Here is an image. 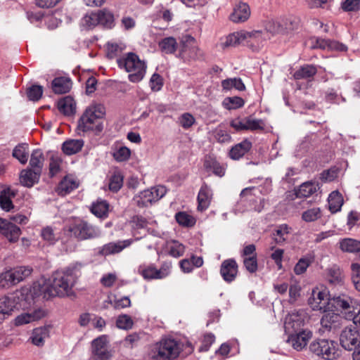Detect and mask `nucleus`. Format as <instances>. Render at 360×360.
<instances>
[{
  "instance_id": "obj_29",
  "label": "nucleus",
  "mask_w": 360,
  "mask_h": 360,
  "mask_svg": "<svg viewBox=\"0 0 360 360\" xmlns=\"http://www.w3.org/2000/svg\"><path fill=\"white\" fill-rule=\"evenodd\" d=\"M252 146V143L248 139H244L231 148L229 155L232 160H238L250 151Z\"/></svg>"
},
{
  "instance_id": "obj_59",
  "label": "nucleus",
  "mask_w": 360,
  "mask_h": 360,
  "mask_svg": "<svg viewBox=\"0 0 360 360\" xmlns=\"http://www.w3.org/2000/svg\"><path fill=\"white\" fill-rule=\"evenodd\" d=\"M131 155L130 150L126 146H121L112 153V156L117 162L127 161Z\"/></svg>"
},
{
  "instance_id": "obj_62",
  "label": "nucleus",
  "mask_w": 360,
  "mask_h": 360,
  "mask_svg": "<svg viewBox=\"0 0 360 360\" xmlns=\"http://www.w3.org/2000/svg\"><path fill=\"white\" fill-rule=\"evenodd\" d=\"M347 319L352 320L354 324L358 328L360 333V305L356 304L352 311L347 313Z\"/></svg>"
},
{
  "instance_id": "obj_43",
  "label": "nucleus",
  "mask_w": 360,
  "mask_h": 360,
  "mask_svg": "<svg viewBox=\"0 0 360 360\" xmlns=\"http://www.w3.org/2000/svg\"><path fill=\"white\" fill-rule=\"evenodd\" d=\"M158 45L161 51L165 54H172L178 48L176 40L172 37L162 39L159 42Z\"/></svg>"
},
{
  "instance_id": "obj_11",
  "label": "nucleus",
  "mask_w": 360,
  "mask_h": 360,
  "mask_svg": "<svg viewBox=\"0 0 360 360\" xmlns=\"http://www.w3.org/2000/svg\"><path fill=\"white\" fill-rule=\"evenodd\" d=\"M179 50V56L184 60H195L201 55L195 39L189 35L182 37Z\"/></svg>"
},
{
  "instance_id": "obj_5",
  "label": "nucleus",
  "mask_w": 360,
  "mask_h": 360,
  "mask_svg": "<svg viewBox=\"0 0 360 360\" xmlns=\"http://www.w3.org/2000/svg\"><path fill=\"white\" fill-rule=\"evenodd\" d=\"M117 63L119 68H124L129 73L128 79L130 82L136 83L143 79L147 65L136 53H127L122 57L117 58Z\"/></svg>"
},
{
  "instance_id": "obj_54",
  "label": "nucleus",
  "mask_w": 360,
  "mask_h": 360,
  "mask_svg": "<svg viewBox=\"0 0 360 360\" xmlns=\"http://www.w3.org/2000/svg\"><path fill=\"white\" fill-rule=\"evenodd\" d=\"M123 185V176L119 171H115L110 178L109 189L112 192H117Z\"/></svg>"
},
{
  "instance_id": "obj_31",
  "label": "nucleus",
  "mask_w": 360,
  "mask_h": 360,
  "mask_svg": "<svg viewBox=\"0 0 360 360\" xmlns=\"http://www.w3.org/2000/svg\"><path fill=\"white\" fill-rule=\"evenodd\" d=\"M291 228L283 224L276 226L272 234L273 240L279 245H283L288 240Z\"/></svg>"
},
{
  "instance_id": "obj_22",
  "label": "nucleus",
  "mask_w": 360,
  "mask_h": 360,
  "mask_svg": "<svg viewBox=\"0 0 360 360\" xmlns=\"http://www.w3.org/2000/svg\"><path fill=\"white\" fill-rule=\"evenodd\" d=\"M246 42L253 51L259 50L262 46V42L266 39L265 33L262 30L244 31Z\"/></svg>"
},
{
  "instance_id": "obj_37",
  "label": "nucleus",
  "mask_w": 360,
  "mask_h": 360,
  "mask_svg": "<svg viewBox=\"0 0 360 360\" xmlns=\"http://www.w3.org/2000/svg\"><path fill=\"white\" fill-rule=\"evenodd\" d=\"M58 110L65 115H73L75 112V103L70 96H65L58 102Z\"/></svg>"
},
{
  "instance_id": "obj_46",
  "label": "nucleus",
  "mask_w": 360,
  "mask_h": 360,
  "mask_svg": "<svg viewBox=\"0 0 360 360\" xmlns=\"http://www.w3.org/2000/svg\"><path fill=\"white\" fill-rule=\"evenodd\" d=\"M12 154L21 164L25 165L27 162L29 156L28 144H18L14 148Z\"/></svg>"
},
{
  "instance_id": "obj_24",
  "label": "nucleus",
  "mask_w": 360,
  "mask_h": 360,
  "mask_svg": "<svg viewBox=\"0 0 360 360\" xmlns=\"http://www.w3.org/2000/svg\"><path fill=\"white\" fill-rule=\"evenodd\" d=\"M250 15V9L246 3L240 2L236 6L230 19L233 22H243L246 21Z\"/></svg>"
},
{
  "instance_id": "obj_3",
  "label": "nucleus",
  "mask_w": 360,
  "mask_h": 360,
  "mask_svg": "<svg viewBox=\"0 0 360 360\" xmlns=\"http://www.w3.org/2000/svg\"><path fill=\"white\" fill-rule=\"evenodd\" d=\"M105 115V108L101 103H93L89 105L78 120L79 134L94 131L98 134L103 129L102 120Z\"/></svg>"
},
{
  "instance_id": "obj_25",
  "label": "nucleus",
  "mask_w": 360,
  "mask_h": 360,
  "mask_svg": "<svg viewBox=\"0 0 360 360\" xmlns=\"http://www.w3.org/2000/svg\"><path fill=\"white\" fill-rule=\"evenodd\" d=\"M131 243L130 240L118 241L117 243H109L103 245L98 250V253L103 256L120 252L124 248L129 246Z\"/></svg>"
},
{
  "instance_id": "obj_15",
  "label": "nucleus",
  "mask_w": 360,
  "mask_h": 360,
  "mask_svg": "<svg viewBox=\"0 0 360 360\" xmlns=\"http://www.w3.org/2000/svg\"><path fill=\"white\" fill-rule=\"evenodd\" d=\"M288 334V343L297 351H302L304 349L312 338V333L309 330H298Z\"/></svg>"
},
{
  "instance_id": "obj_30",
  "label": "nucleus",
  "mask_w": 360,
  "mask_h": 360,
  "mask_svg": "<svg viewBox=\"0 0 360 360\" xmlns=\"http://www.w3.org/2000/svg\"><path fill=\"white\" fill-rule=\"evenodd\" d=\"M314 47L321 49L335 50L338 51H345L347 49V46L342 43L335 40L322 38H317L316 39V44Z\"/></svg>"
},
{
  "instance_id": "obj_33",
  "label": "nucleus",
  "mask_w": 360,
  "mask_h": 360,
  "mask_svg": "<svg viewBox=\"0 0 360 360\" xmlns=\"http://www.w3.org/2000/svg\"><path fill=\"white\" fill-rule=\"evenodd\" d=\"M319 188V184L315 181H307L301 184L295 190L297 198H307L316 193Z\"/></svg>"
},
{
  "instance_id": "obj_32",
  "label": "nucleus",
  "mask_w": 360,
  "mask_h": 360,
  "mask_svg": "<svg viewBox=\"0 0 360 360\" xmlns=\"http://www.w3.org/2000/svg\"><path fill=\"white\" fill-rule=\"evenodd\" d=\"M264 28L267 32L271 34H278L285 30H290L292 28L290 25L287 23L282 24L281 18L278 20H268L264 22Z\"/></svg>"
},
{
  "instance_id": "obj_21",
  "label": "nucleus",
  "mask_w": 360,
  "mask_h": 360,
  "mask_svg": "<svg viewBox=\"0 0 360 360\" xmlns=\"http://www.w3.org/2000/svg\"><path fill=\"white\" fill-rule=\"evenodd\" d=\"M238 273V264L233 259L224 260L221 265L220 274L228 283L235 280Z\"/></svg>"
},
{
  "instance_id": "obj_45",
  "label": "nucleus",
  "mask_w": 360,
  "mask_h": 360,
  "mask_svg": "<svg viewBox=\"0 0 360 360\" xmlns=\"http://www.w3.org/2000/svg\"><path fill=\"white\" fill-rule=\"evenodd\" d=\"M44 162V156L41 150H34L31 154L30 165L32 169L41 173Z\"/></svg>"
},
{
  "instance_id": "obj_1",
  "label": "nucleus",
  "mask_w": 360,
  "mask_h": 360,
  "mask_svg": "<svg viewBox=\"0 0 360 360\" xmlns=\"http://www.w3.org/2000/svg\"><path fill=\"white\" fill-rule=\"evenodd\" d=\"M82 265L75 264L56 271L49 281L41 279L34 282L30 287L34 299L42 297L49 300L52 297H70L74 294L73 287L77 278V271Z\"/></svg>"
},
{
  "instance_id": "obj_44",
  "label": "nucleus",
  "mask_w": 360,
  "mask_h": 360,
  "mask_svg": "<svg viewBox=\"0 0 360 360\" xmlns=\"http://www.w3.org/2000/svg\"><path fill=\"white\" fill-rule=\"evenodd\" d=\"M340 248L345 252L354 253L360 251V241L353 238H344L340 241Z\"/></svg>"
},
{
  "instance_id": "obj_13",
  "label": "nucleus",
  "mask_w": 360,
  "mask_h": 360,
  "mask_svg": "<svg viewBox=\"0 0 360 360\" xmlns=\"http://www.w3.org/2000/svg\"><path fill=\"white\" fill-rule=\"evenodd\" d=\"M108 336L103 335L94 339L91 342V360H108L111 355L108 349Z\"/></svg>"
},
{
  "instance_id": "obj_2",
  "label": "nucleus",
  "mask_w": 360,
  "mask_h": 360,
  "mask_svg": "<svg viewBox=\"0 0 360 360\" xmlns=\"http://www.w3.org/2000/svg\"><path fill=\"white\" fill-rule=\"evenodd\" d=\"M30 287H22L10 296L0 298V323L12 315L15 310L25 309L34 301Z\"/></svg>"
},
{
  "instance_id": "obj_26",
  "label": "nucleus",
  "mask_w": 360,
  "mask_h": 360,
  "mask_svg": "<svg viewBox=\"0 0 360 360\" xmlns=\"http://www.w3.org/2000/svg\"><path fill=\"white\" fill-rule=\"evenodd\" d=\"M41 174V172L32 169H22L20 174V182L24 186L32 187L38 183Z\"/></svg>"
},
{
  "instance_id": "obj_64",
  "label": "nucleus",
  "mask_w": 360,
  "mask_h": 360,
  "mask_svg": "<svg viewBox=\"0 0 360 360\" xmlns=\"http://www.w3.org/2000/svg\"><path fill=\"white\" fill-rule=\"evenodd\" d=\"M195 121L194 117L188 112L182 114L179 118L180 125L186 129L190 128L195 123Z\"/></svg>"
},
{
  "instance_id": "obj_56",
  "label": "nucleus",
  "mask_w": 360,
  "mask_h": 360,
  "mask_svg": "<svg viewBox=\"0 0 360 360\" xmlns=\"http://www.w3.org/2000/svg\"><path fill=\"white\" fill-rule=\"evenodd\" d=\"M301 286L297 283H294L290 285L288 288V302L290 304L295 303L301 295Z\"/></svg>"
},
{
  "instance_id": "obj_35",
  "label": "nucleus",
  "mask_w": 360,
  "mask_h": 360,
  "mask_svg": "<svg viewBox=\"0 0 360 360\" xmlns=\"http://www.w3.org/2000/svg\"><path fill=\"white\" fill-rule=\"evenodd\" d=\"M44 316V312L41 310H35L32 313H25L18 316L15 319V326H22L40 319Z\"/></svg>"
},
{
  "instance_id": "obj_61",
  "label": "nucleus",
  "mask_w": 360,
  "mask_h": 360,
  "mask_svg": "<svg viewBox=\"0 0 360 360\" xmlns=\"http://www.w3.org/2000/svg\"><path fill=\"white\" fill-rule=\"evenodd\" d=\"M43 94V88L39 85H33L27 89V97L33 101H39Z\"/></svg>"
},
{
  "instance_id": "obj_9",
  "label": "nucleus",
  "mask_w": 360,
  "mask_h": 360,
  "mask_svg": "<svg viewBox=\"0 0 360 360\" xmlns=\"http://www.w3.org/2000/svg\"><path fill=\"white\" fill-rule=\"evenodd\" d=\"M32 273V269L26 266H19L6 271L0 274V285L3 287L14 285L21 282Z\"/></svg>"
},
{
  "instance_id": "obj_39",
  "label": "nucleus",
  "mask_w": 360,
  "mask_h": 360,
  "mask_svg": "<svg viewBox=\"0 0 360 360\" xmlns=\"http://www.w3.org/2000/svg\"><path fill=\"white\" fill-rule=\"evenodd\" d=\"M78 187V183L73 178L66 176L59 184L57 192L60 195H65Z\"/></svg>"
},
{
  "instance_id": "obj_17",
  "label": "nucleus",
  "mask_w": 360,
  "mask_h": 360,
  "mask_svg": "<svg viewBox=\"0 0 360 360\" xmlns=\"http://www.w3.org/2000/svg\"><path fill=\"white\" fill-rule=\"evenodd\" d=\"M359 338L358 330L352 327H346L340 333V342L345 349L352 350L356 347Z\"/></svg>"
},
{
  "instance_id": "obj_49",
  "label": "nucleus",
  "mask_w": 360,
  "mask_h": 360,
  "mask_svg": "<svg viewBox=\"0 0 360 360\" xmlns=\"http://www.w3.org/2000/svg\"><path fill=\"white\" fill-rule=\"evenodd\" d=\"M322 217V212L320 207H314L306 210L302 214V219L305 222H314Z\"/></svg>"
},
{
  "instance_id": "obj_51",
  "label": "nucleus",
  "mask_w": 360,
  "mask_h": 360,
  "mask_svg": "<svg viewBox=\"0 0 360 360\" xmlns=\"http://www.w3.org/2000/svg\"><path fill=\"white\" fill-rule=\"evenodd\" d=\"M100 25L105 28H112L114 25V15L107 10H101L98 12Z\"/></svg>"
},
{
  "instance_id": "obj_16",
  "label": "nucleus",
  "mask_w": 360,
  "mask_h": 360,
  "mask_svg": "<svg viewBox=\"0 0 360 360\" xmlns=\"http://www.w3.org/2000/svg\"><path fill=\"white\" fill-rule=\"evenodd\" d=\"M169 265H164L160 269H157L153 265H141L138 268V272L144 279H160L166 277L169 274Z\"/></svg>"
},
{
  "instance_id": "obj_48",
  "label": "nucleus",
  "mask_w": 360,
  "mask_h": 360,
  "mask_svg": "<svg viewBox=\"0 0 360 360\" xmlns=\"http://www.w3.org/2000/svg\"><path fill=\"white\" fill-rule=\"evenodd\" d=\"M317 70L315 66L307 65L297 70L293 77L295 79H309L316 75Z\"/></svg>"
},
{
  "instance_id": "obj_57",
  "label": "nucleus",
  "mask_w": 360,
  "mask_h": 360,
  "mask_svg": "<svg viewBox=\"0 0 360 360\" xmlns=\"http://www.w3.org/2000/svg\"><path fill=\"white\" fill-rule=\"evenodd\" d=\"M169 254L174 257L182 256L185 251V247L183 244L172 241L168 245Z\"/></svg>"
},
{
  "instance_id": "obj_36",
  "label": "nucleus",
  "mask_w": 360,
  "mask_h": 360,
  "mask_svg": "<svg viewBox=\"0 0 360 360\" xmlns=\"http://www.w3.org/2000/svg\"><path fill=\"white\" fill-rule=\"evenodd\" d=\"M204 167L207 170L212 171V172L218 176L221 177L225 174V167L215 158H213L211 156L205 158L204 161Z\"/></svg>"
},
{
  "instance_id": "obj_8",
  "label": "nucleus",
  "mask_w": 360,
  "mask_h": 360,
  "mask_svg": "<svg viewBox=\"0 0 360 360\" xmlns=\"http://www.w3.org/2000/svg\"><path fill=\"white\" fill-rule=\"evenodd\" d=\"M309 349L319 356L326 360L335 359L339 354L337 344L332 340L326 339L318 340L311 343Z\"/></svg>"
},
{
  "instance_id": "obj_40",
  "label": "nucleus",
  "mask_w": 360,
  "mask_h": 360,
  "mask_svg": "<svg viewBox=\"0 0 360 360\" xmlns=\"http://www.w3.org/2000/svg\"><path fill=\"white\" fill-rule=\"evenodd\" d=\"M84 146L82 139H69L65 141L62 146V150L66 155H71L78 153Z\"/></svg>"
},
{
  "instance_id": "obj_10",
  "label": "nucleus",
  "mask_w": 360,
  "mask_h": 360,
  "mask_svg": "<svg viewBox=\"0 0 360 360\" xmlns=\"http://www.w3.org/2000/svg\"><path fill=\"white\" fill-rule=\"evenodd\" d=\"M69 230L80 240L93 239L101 236L100 229L86 221H80L75 224Z\"/></svg>"
},
{
  "instance_id": "obj_14",
  "label": "nucleus",
  "mask_w": 360,
  "mask_h": 360,
  "mask_svg": "<svg viewBox=\"0 0 360 360\" xmlns=\"http://www.w3.org/2000/svg\"><path fill=\"white\" fill-rule=\"evenodd\" d=\"M306 313L304 311H293L289 314L285 319L284 328L286 333L298 330H304V326Z\"/></svg>"
},
{
  "instance_id": "obj_60",
  "label": "nucleus",
  "mask_w": 360,
  "mask_h": 360,
  "mask_svg": "<svg viewBox=\"0 0 360 360\" xmlns=\"http://www.w3.org/2000/svg\"><path fill=\"white\" fill-rule=\"evenodd\" d=\"M312 262L311 258L304 257L301 258L294 267V272L297 275H300L306 271L307 269Z\"/></svg>"
},
{
  "instance_id": "obj_12",
  "label": "nucleus",
  "mask_w": 360,
  "mask_h": 360,
  "mask_svg": "<svg viewBox=\"0 0 360 360\" xmlns=\"http://www.w3.org/2000/svg\"><path fill=\"white\" fill-rule=\"evenodd\" d=\"M230 125L236 131H256L263 130L265 124L262 120L248 116L236 117L231 121Z\"/></svg>"
},
{
  "instance_id": "obj_58",
  "label": "nucleus",
  "mask_w": 360,
  "mask_h": 360,
  "mask_svg": "<svg viewBox=\"0 0 360 360\" xmlns=\"http://www.w3.org/2000/svg\"><path fill=\"white\" fill-rule=\"evenodd\" d=\"M42 238L49 244H54L58 239V236L51 226L42 229L41 232Z\"/></svg>"
},
{
  "instance_id": "obj_63",
  "label": "nucleus",
  "mask_w": 360,
  "mask_h": 360,
  "mask_svg": "<svg viewBox=\"0 0 360 360\" xmlns=\"http://www.w3.org/2000/svg\"><path fill=\"white\" fill-rule=\"evenodd\" d=\"M352 279L356 289L360 291V265L353 263L351 265Z\"/></svg>"
},
{
  "instance_id": "obj_53",
  "label": "nucleus",
  "mask_w": 360,
  "mask_h": 360,
  "mask_svg": "<svg viewBox=\"0 0 360 360\" xmlns=\"http://www.w3.org/2000/svg\"><path fill=\"white\" fill-rule=\"evenodd\" d=\"M100 25L98 13H90L85 15L81 20V25L86 29H92Z\"/></svg>"
},
{
  "instance_id": "obj_27",
  "label": "nucleus",
  "mask_w": 360,
  "mask_h": 360,
  "mask_svg": "<svg viewBox=\"0 0 360 360\" xmlns=\"http://www.w3.org/2000/svg\"><path fill=\"white\" fill-rule=\"evenodd\" d=\"M212 197V192L211 188L204 184L201 186L198 195V210L201 212L206 210L210 205Z\"/></svg>"
},
{
  "instance_id": "obj_7",
  "label": "nucleus",
  "mask_w": 360,
  "mask_h": 360,
  "mask_svg": "<svg viewBox=\"0 0 360 360\" xmlns=\"http://www.w3.org/2000/svg\"><path fill=\"white\" fill-rule=\"evenodd\" d=\"M330 297L323 286H316L311 290L308 304L314 311H326L330 309Z\"/></svg>"
},
{
  "instance_id": "obj_34",
  "label": "nucleus",
  "mask_w": 360,
  "mask_h": 360,
  "mask_svg": "<svg viewBox=\"0 0 360 360\" xmlns=\"http://www.w3.org/2000/svg\"><path fill=\"white\" fill-rule=\"evenodd\" d=\"M49 337V328L44 326L34 329L30 339L34 345L41 347L44 345L46 339Z\"/></svg>"
},
{
  "instance_id": "obj_41",
  "label": "nucleus",
  "mask_w": 360,
  "mask_h": 360,
  "mask_svg": "<svg viewBox=\"0 0 360 360\" xmlns=\"http://www.w3.org/2000/svg\"><path fill=\"white\" fill-rule=\"evenodd\" d=\"M328 207L332 213H335L340 210L343 205V198L338 191H333L328 196Z\"/></svg>"
},
{
  "instance_id": "obj_20",
  "label": "nucleus",
  "mask_w": 360,
  "mask_h": 360,
  "mask_svg": "<svg viewBox=\"0 0 360 360\" xmlns=\"http://www.w3.org/2000/svg\"><path fill=\"white\" fill-rule=\"evenodd\" d=\"M323 312L324 314L321 319V325L325 330L328 331L335 330L342 326V319L338 314L332 311L330 309Z\"/></svg>"
},
{
  "instance_id": "obj_4",
  "label": "nucleus",
  "mask_w": 360,
  "mask_h": 360,
  "mask_svg": "<svg viewBox=\"0 0 360 360\" xmlns=\"http://www.w3.org/2000/svg\"><path fill=\"white\" fill-rule=\"evenodd\" d=\"M181 344L173 338H162L148 352V360H174L181 352Z\"/></svg>"
},
{
  "instance_id": "obj_52",
  "label": "nucleus",
  "mask_w": 360,
  "mask_h": 360,
  "mask_svg": "<svg viewBox=\"0 0 360 360\" xmlns=\"http://www.w3.org/2000/svg\"><path fill=\"white\" fill-rule=\"evenodd\" d=\"M328 280L332 285H342V276L340 268L333 266L328 269Z\"/></svg>"
},
{
  "instance_id": "obj_18",
  "label": "nucleus",
  "mask_w": 360,
  "mask_h": 360,
  "mask_svg": "<svg viewBox=\"0 0 360 360\" xmlns=\"http://www.w3.org/2000/svg\"><path fill=\"white\" fill-rule=\"evenodd\" d=\"M0 233L6 237L9 242H16L20 234V229L7 219L0 218Z\"/></svg>"
},
{
  "instance_id": "obj_55",
  "label": "nucleus",
  "mask_w": 360,
  "mask_h": 360,
  "mask_svg": "<svg viewBox=\"0 0 360 360\" xmlns=\"http://www.w3.org/2000/svg\"><path fill=\"white\" fill-rule=\"evenodd\" d=\"M175 219L180 225L184 226H193L195 224V218L185 212H177Z\"/></svg>"
},
{
  "instance_id": "obj_23",
  "label": "nucleus",
  "mask_w": 360,
  "mask_h": 360,
  "mask_svg": "<svg viewBox=\"0 0 360 360\" xmlns=\"http://www.w3.org/2000/svg\"><path fill=\"white\" fill-rule=\"evenodd\" d=\"M17 195V191L8 186L3 188L0 191V207L6 211L9 212L14 207L12 199Z\"/></svg>"
},
{
  "instance_id": "obj_42",
  "label": "nucleus",
  "mask_w": 360,
  "mask_h": 360,
  "mask_svg": "<svg viewBox=\"0 0 360 360\" xmlns=\"http://www.w3.org/2000/svg\"><path fill=\"white\" fill-rule=\"evenodd\" d=\"M245 39L244 31L233 32L226 37L224 41L221 43V46L222 48L235 46L243 42Z\"/></svg>"
},
{
  "instance_id": "obj_47",
  "label": "nucleus",
  "mask_w": 360,
  "mask_h": 360,
  "mask_svg": "<svg viewBox=\"0 0 360 360\" xmlns=\"http://www.w3.org/2000/svg\"><path fill=\"white\" fill-rule=\"evenodd\" d=\"M223 90L230 91L235 89L238 91L245 90V86L240 78H229L221 81Z\"/></svg>"
},
{
  "instance_id": "obj_6",
  "label": "nucleus",
  "mask_w": 360,
  "mask_h": 360,
  "mask_svg": "<svg viewBox=\"0 0 360 360\" xmlns=\"http://www.w3.org/2000/svg\"><path fill=\"white\" fill-rule=\"evenodd\" d=\"M166 193V188L158 185L140 192L134 198V200L139 207H148L160 200Z\"/></svg>"
},
{
  "instance_id": "obj_28",
  "label": "nucleus",
  "mask_w": 360,
  "mask_h": 360,
  "mask_svg": "<svg viewBox=\"0 0 360 360\" xmlns=\"http://www.w3.org/2000/svg\"><path fill=\"white\" fill-rule=\"evenodd\" d=\"M72 82L68 77H56L51 82L53 91L56 94H63L70 91Z\"/></svg>"
},
{
  "instance_id": "obj_19",
  "label": "nucleus",
  "mask_w": 360,
  "mask_h": 360,
  "mask_svg": "<svg viewBox=\"0 0 360 360\" xmlns=\"http://www.w3.org/2000/svg\"><path fill=\"white\" fill-rule=\"evenodd\" d=\"M330 307H334L337 309H341L345 318L347 319V313L352 311L357 304L352 299L345 295L333 296L330 297Z\"/></svg>"
},
{
  "instance_id": "obj_38",
  "label": "nucleus",
  "mask_w": 360,
  "mask_h": 360,
  "mask_svg": "<svg viewBox=\"0 0 360 360\" xmlns=\"http://www.w3.org/2000/svg\"><path fill=\"white\" fill-rule=\"evenodd\" d=\"M90 210L97 217L105 218L108 216L109 204L105 200L98 199L92 203Z\"/></svg>"
},
{
  "instance_id": "obj_50",
  "label": "nucleus",
  "mask_w": 360,
  "mask_h": 360,
  "mask_svg": "<svg viewBox=\"0 0 360 360\" xmlns=\"http://www.w3.org/2000/svg\"><path fill=\"white\" fill-rule=\"evenodd\" d=\"M245 101L239 96L226 97L222 101V105L227 110H236L242 108Z\"/></svg>"
}]
</instances>
